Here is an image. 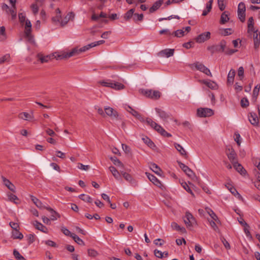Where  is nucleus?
I'll list each match as a JSON object with an SVG mask.
<instances>
[{"label":"nucleus","instance_id":"1","mask_svg":"<svg viewBox=\"0 0 260 260\" xmlns=\"http://www.w3.org/2000/svg\"><path fill=\"white\" fill-rule=\"evenodd\" d=\"M81 52L80 51V49L78 48H74L70 52H62L60 53V54H56V53L55 54H53V56H54V58H55L57 60L59 59H66L70 57L77 55L80 53Z\"/></svg>","mask_w":260,"mask_h":260},{"label":"nucleus","instance_id":"2","mask_svg":"<svg viewBox=\"0 0 260 260\" xmlns=\"http://www.w3.org/2000/svg\"><path fill=\"white\" fill-rule=\"evenodd\" d=\"M213 114V111L208 108H200L197 111V115L199 117H209Z\"/></svg>","mask_w":260,"mask_h":260},{"label":"nucleus","instance_id":"3","mask_svg":"<svg viewBox=\"0 0 260 260\" xmlns=\"http://www.w3.org/2000/svg\"><path fill=\"white\" fill-rule=\"evenodd\" d=\"M177 163L180 167V168L182 169V170L191 179L193 180L194 178L197 179V177L196 176L195 174L185 164H183L181 161H177Z\"/></svg>","mask_w":260,"mask_h":260},{"label":"nucleus","instance_id":"4","mask_svg":"<svg viewBox=\"0 0 260 260\" xmlns=\"http://www.w3.org/2000/svg\"><path fill=\"white\" fill-rule=\"evenodd\" d=\"M183 220L187 227L193 226L197 224V222L192 215L188 212H186Z\"/></svg>","mask_w":260,"mask_h":260},{"label":"nucleus","instance_id":"5","mask_svg":"<svg viewBox=\"0 0 260 260\" xmlns=\"http://www.w3.org/2000/svg\"><path fill=\"white\" fill-rule=\"evenodd\" d=\"M245 4L243 2L240 3L238 7V16L242 22H244L245 20Z\"/></svg>","mask_w":260,"mask_h":260},{"label":"nucleus","instance_id":"6","mask_svg":"<svg viewBox=\"0 0 260 260\" xmlns=\"http://www.w3.org/2000/svg\"><path fill=\"white\" fill-rule=\"evenodd\" d=\"M142 93L147 97L152 99H158L160 96V92L157 90H146L142 91Z\"/></svg>","mask_w":260,"mask_h":260},{"label":"nucleus","instance_id":"7","mask_svg":"<svg viewBox=\"0 0 260 260\" xmlns=\"http://www.w3.org/2000/svg\"><path fill=\"white\" fill-rule=\"evenodd\" d=\"M193 64H194V67H196V68L198 70L204 73V74H205L206 75H207L208 76H209L211 77L212 76V74L210 72V70L208 68H207V67H206L202 63H200L199 62H196Z\"/></svg>","mask_w":260,"mask_h":260},{"label":"nucleus","instance_id":"8","mask_svg":"<svg viewBox=\"0 0 260 260\" xmlns=\"http://www.w3.org/2000/svg\"><path fill=\"white\" fill-rule=\"evenodd\" d=\"M105 114L110 116L112 119H119V115L118 112L110 107H105Z\"/></svg>","mask_w":260,"mask_h":260},{"label":"nucleus","instance_id":"9","mask_svg":"<svg viewBox=\"0 0 260 260\" xmlns=\"http://www.w3.org/2000/svg\"><path fill=\"white\" fill-rule=\"evenodd\" d=\"M226 155L232 164L237 161V154L233 148H229L226 150Z\"/></svg>","mask_w":260,"mask_h":260},{"label":"nucleus","instance_id":"10","mask_svg":"<svg viewBox=\"0 0 260 260\" xmlns=\"http://www.w3.org/2000/svg\"><path fill=\"white\" fill-rule=\"evenodd\" d=\"M211 34L207 31L199 35L196 39V41L198 43H202L210 38Z\"/></svg>","mask_w":260,"mask_h":260},{"label":"nucleus","instance_id":"11","mask_svg":"<svg viewBox=\"0 0 260 260\" xmlns=\"http://www.w3.org/2000/svg\"><path fill=\"white\" fill-rule=\"evenodd\" d=\"M105 43L104 40H100L97 42L91 43L89 44H88L86 46H85L81 48H80V52H84L92 47H95L96 46L103 44Z\"/></svg>","mask_w":260,"mask_h":260},{"label":"nucleus","instance_id":"12","mask_svg":"<svg viewBox=\"0 0 260 260\" xmlns=\"http://www.w3.org/2000/svg\"><path fill=\"white\" fill-rule=\"evenodd\" d=\"M120 173L123 178L127 181H128L133 186H137V182L134 180L132 176L128 173L120 171Z\"/></svg>","mask_w":260,"mask_h":260},{"label":"nucleus","instance_id":"13","mask_svg":"<svg viewBox=\"0 0 260 260\" xmlns=\"http://www.w3.org/2000/svg\"><path fill=\"white\" fill-rule=\"evenodd\" d=\"M146 175L149 180L152 182L155 185L161 188L162 184L160 181L155 176L147 172L146 173Z\"/></svg>","mask_w":260,"mask_h":260},{"label":"nucleus","instance_id":"14","mask_svg":"<svg viewBox=\"0 0 260 260\" xmlns=\"http://www.w3.org/2000/svg\"><path fill=\"white\" fill-rule=\"evenodd\" d=\"M254 19L252 17H250L249 18L248 20V29L247 32L249 34H251V33H253L255 31H257V29H255L254 27Z\"/></svg>","mask_w":260,"mask_h":260},{"label":"nucleus","instance_id":"15","mask_svg":"<svg viewBox=\"0 0 260 260\" xmlns=\"http://www.w3.org/2000/svg\"><path fill=\"white\" fill-rule=\"evenodd\" d=\"M2 179L4 184L9 189L13 192H16V188L14 184H13L8 179L4 176L2 177Z\"/></svg>","mask_w":260,"mask_h":260},{"label":"nucleus","instance_id":"16","mask_svg":"<svg viewBox=\"0 0 260 260\" xmlns=\"http://www.w3.org/2000/svg\"><path fill=\"white\" fill-rule=\"evenodd\" d=\"M253 41L254 48L258 49L260 44V32L258 31L253 32Z\"/></svg>","mask_w":260,"mask_h":260},{"label":"nucleus","instance_id":"17","mask_svg":"<svg viewBox=\"0 0 260 260\" xmlns=\"http://www.w3.org/2000/svg\"><path fill=\"white\" fill-rule=\"evenodd\" d=\"M155 111L156 113L158 114L159 116L161 119L163 120L164 121H167V119L169 118V115L165 111L156 108Z\"/></svg>","mask_w":260,"mask_h":260},{"label":"nucleus","instance_id":"18","mask_svg":"<svg viewBox=\"0 0 260 260\" xmlns=\"http://www.w3.org/2000/svg\"><path fill=\"white\" fill-rule=\"evenodd\" d=\"M154 129L162 136L168 138L171 137L172 136V135L170 134L167 132L164 128H162L160 125L158 124L156 126Z\"/></svg>","mask_w":260,"mask_h":260},{"label":"nucleus","instance_id":"19","mask_svg":"<svg viewBox=\"0 0 260 260\" xmlns=\"http://www.w3.org/2000/svg\"><path fill=\"white\" fill-rule=\"evenodd\" d=\"M249 122L253 125H257L258 123V118L257 115L254 113H250V115L248 116Z\"/></svg>","mask_w":260,"mask_h":260},{"label":"nucleus","instance_id":"20","mask_svg":"<svg viewBox=\"0 0 260 260\" xmlns=\"http://www.w3.org/2000/svg\"><path fill=\"white\" fill-rule=\"evenodd\" d=\"M236 72L235 70L231 69L227 77V84L228 85H231L233 84L234 80V78L235 76Z\"/></svg>","mask_w":260,"mask_h":260},{"label":"nucleus","instance_id":"21","mask_svg":"<svg viewBox=\"0 0 260 260\" xmlns=\"http://www.w3.org/2000/svg\"><path fill=\"white\" fill-rule=\"evenodd\" d=\"M200 82L202 83H203L205 84L207 86H208L209 88H211V89H217L218 88V85L217 84L212 81H207L206 80H201Z\"/></svg>","mask_w":260,"mask_h":260},{"label":"nucleus","instance_id":"22","mask_svg":"<svg viewBox=\"0 0 260 260\" xmlns=\"http://www.w3.org/2000/svg\"><path fill=\"white\" fill-rule=\"evenodd\" d=\"M232 164L234 168L241 175H245L246 174V170L241 164L238 162V161H236L235 163H233Z\"/></svg>","mask_w":260,"mask_h":260},{"label":"nucleus","instance_id":"23","mask_svg":"<svg viewBox=\"0 0 260 260\" xmlns=\"http://www.w3.org/2000/svg\"><path fill=\"white\" fill-rule=\"evenodd\" d=\"M75 14L73 12L69 13L66 17L60 21V24L62 26H64L67 24L68 22L70 20L74 18Z\"/></svg>","mask_w":260,"mask_h":260},{"label":"nucleus","instance_id":"24","mask_svg":"<svg viewBox=\"0 0 260 260\" xmlns=\"http://www.w3.org/2000/svg\"><path fill=\"white\" fill-rule=\"evenodd\" d=\"M164 2L163 0H159L156 2H155L152 5L151 7L149 9V12L150 13H153L156 10L158 9L159 7L161 6Z\"/></svg>","mask_w":260,"mask_h":260},{"label":"nucleus","instance_id":"25","mask_svg":"<svg viewBox=\"0 0 260 260\" xmlns=\"http://www.w3.org/2000/svg\"><path fill=\"white\" fill-rule=\"evenodd\" d=\"M111 88L117 90H120L124 89L125 86L119 82L112 81Z\"/></svg>","mask_w":260,"mask_h":260},{"label":"nucleus","instance_id":"26","mask_svg":"<svg viewBox=\"0 0 260 260\" xmlns=\"http://www.w3.org/2000/svg\"><path fill=\"white\" fill-rule=\"evenodd\" d=\"M174 53V49H166L161 50L159 54L163 56H166L167 57H169L173 55Z\"/></svg>","mask_w":260,"mask_h":260},{"label":"nucleus","instance_id":"27","mask_svg":"<svg viewBox=\"0 0 260 260\" xmlns=\"http://www.w3.org/2000/svg\"><path fill=\"white\" fill-rule=\"evenodd\" d=\"M174 146L177 151L180 153V155L186 158L187 157V152L183 147L177 143H174Z\"/></svg>","mask_w":260,"mask_h":260},{"label":"nucleus","instance_id":"28","mask_svg":"<svg viewBox=\"0 0 260 260\" xmlns=\"http://www.w3.org/2000/svg\"><path fill=\"white\" fill-rule=\"evenodd\" d=\"M33 224L37 230L45 233H47V229L46 227L38 221H35Z\"/></svg>","mask_w":260,"mask_h":260},{"label":"nucleus","instance_id":"29","mask_svg":"<svg viewBox=\"0 0 260 260\" xmlns=\"http://www.w3.org/2000/svg\"><path fill=\"white\" fill-rule=\"evenodd\" d=\"M171 227L173 230L179 231L182 233H186V231L184 227H181L175 222H173L171 223Z\"/></svg>","mask_w":260,"mask_h":260},{"label":"nucleus","instance_id":"30","mask_svg":"<svg viewBox=\"0 0 260 260\" xmlns=\"http://www.w3.org/2000/svg\"><path fill=\"white\" fill-rule=\"evenodd\" d=\"M109 170L116 179L119 180V179H121V177H120V176L121 175V173H119L114 167H113V166L110 167Z\"/></svg>","mask_w":260,"mask_h":260},{"label":"nucleus","instance_id":"31","mask_svg":"<svg viewBox=\"0 0 260 260\" xmlns=\"http://www.w3.org/2000/svg\"><path fill=\"white\" fill-rule=\"evenodd\" d=\"M229 12L228 11H224L222 13L220 20L221 24H225L229 20Z\"/></svg>","mask_w":260,"mask_h":260},{"label":"nucleus","instance_id":"32","mask_svg":"<svg viewBox=\"0 0 260 260\" xmlns=\"http://www.w3.org/2000/svg\"><path fill=\"white\" fill-rule=\"evenodd\" d=\"M46 209L50 212L51 220H55L57 219V217L59 218L60 217L59 214L51 208L46 207Z\"/></svg>","mask_w":260,"mask_h":260},{"label":"nucleus","instance_id":"33","mask_svg":"<svg viewBox=\"0 0 260 260\" xmlns=\"http://www.w3.org/2000/svg\"><path fill=\"white\" fill-rule=\"evenodd\" d=\"M150 169L157 175H160V173L161 172L160 168L154 163L150 165Z\"/></svg>","mask_w":260,"mask_h":260},{"label":"nucleus","instance_id":"34","mask_svg":"<svg viewBox=\"0 0 260 260\" xmlns=\"http://www.w3.org/2000/svg\"><path fill=\"white\" fill-rule=\"evenodd\" d=\"M135 9H131L128 10L124 15V18L126 21L129 20L131 18H133Z\"/></svg>","mask_w":260,"mask_h":260},{"label":"nucleus","instance_id":"35","mask_svg":"<svg viewBox=\"0 0 260 260\" xmlns=\"http://www.w3.org/2000/svg\"><path fill=\"white\" fill-rule=\"evenodd\" d=\"M38 57L42 63L47 62L51 58V56L49 55L43 56L41 54H38Z\"/></svg>","mask_w":260,"mask_h":260},{"label":"nucleus","instance_id":"36","mask_svg":"<svg viewBox=\"0 0 260 260\" xmlns=\"http://www.w3.org/2000/svg\"><path fill=\"white\" fill-rule=\"evenodd\" d=\"M143 140L150 148L153 149L155 147L154 143L148 137L143 138Z\"/></svg>","mask_w":260,"mask_h":260},{"label":"nucleus","instance_id":"37","mask_svg":"<svg viewBox=\"0 0 260 260\" xmlns=\"http://www.w3.org/2000/svg\"><path fill=\"white\" fill-rule=\"evenodd\" d=\"M12 237L14 239H22L23 238V235L18 231V230H15L14 232H12Z\"/></svg>","mask_w":260,"mask_h":260},{"label":"nucleus","instance_id":"38","mask_svg":"<svg viewBox=\"0 0 260 260\" xmlns=\"http://www.w3.org/2000/svg\"><path fill=\"white\" fill-rule=\"evenodd\" d=\"M31 200L33 202V203L38 207V208H43V206L42 205V202L38 200L37 198L33 196H30Z\"/></svg>","mask_w":260,"mask_h":260},{"label":"nucleus","instance_id":"39","mask_svg":"<svg viewBox=\"0 0 260 260\" xmlns=\"http://www.w3.org/2000/svg\"><path fill=\"white\" fill-rule=\"evenodd\" d=\"M208 50L210 51L212 54L216 52H221V51H220V47L219 45H213L212 46H209L207 48Z\"/></svg>","mask_w":260,"mask_h":260},{"label":"nucleus","instance_id":"40","mask_svg":"<svg viewBox=\"0 0 260 260\" xmlns=\"http://www.w3.org/2000/svg\"><path fill=\"white\" fill-rule=\"evenodd\" d=\"M79 198L86 202L91 203L92 202V199L89 196L85 195L84 194H81L79 196Z\"/></svg>","mask_w":260,"mask_h":260},{"label":"nucleus","instance_id":"41","mask_svg":"<svg viewBox=\"0 0 260 260\" xmlns=\"http://www.w3.org/2000/svg\"><path fill=\"white\" fill-rule=\"evenodd\" d=\"M71 237L73 239V240L78 243L79 245H84V242L76 234H73L71 235Z\"/></svg>","mask_w":260,"mask_h":260},{"label":"nucleus","instance_id":"42","mask_svg":"<svg viewBox=\"0 0 260 260\" xmlns=\"http://www.w3.org/2000/svg\"><path fill=\"white\" fill-rule=\"evenodd\" d=\"M225 186L233 195L236 197V194H238V191L235 187L232 186V185L229 183L226 184Z\"/></svg>","mask_w":260,"mask_h":260},{"label":"nucleus","instance_id":"43","mask_svg":"<svg viewBox=\"0 0 260 260\" xmlns=\"http://www.w3.org/2000/svg\"><path fill=\"white\" fill-rule=\"evenodd\" d=\"M19 117L24 120H28L31 118V116L29 114L26 112H22L19 114Z\"/></svg>","mask_w":260,"mask_h":260},{"label":"nucleus","instance_id":"44","mask_svg":"<svg viewBox=\"0 0 260 260\" xmlns=\"http://www.w3.org/2000/svg\"><path fill=\"white\" fill-rule=\"evenodd\" d=\"M11 15L12 19H15L16 18L17 12H16V8H11L9 10V14Z\"/></svg>","mask_w":260,"mask_h":260},{"label":"nucleus","instance_id":"45","mask_svg":"<svg viewBox=\"0 0 260 260\" xmlns=\"http://www.w3.org/2000/svg\"><path fill=\"white\" fill-rule=\"evenodd\" d=\"M112 80H108L107 81H100L98 83L104 87L111 88Z\"/></svg>","mask_w":260,"mask_h":260},{"label":"nucleus","instance_id":"46","mask_svg":"<svg viewBox=\"0 0 260 260\" xmlns=\"http://www.w3.org/2000/svg\"><path fill=\"white\" fill-rule=\"evenodd\" d=\"M87 252L88 256L90 257H95L99 254L97 251L93 249H88Z\"/></svg>","mask_w":260,"mask_h":260},{"label":"nucleus","instance_id":"47","mask_svg":"<svg viewBox=\"0 0 260 260\" xmlns=\"http://www.w3.org/2000/svg\"><path fill=\"white\" fill-rule=\"evenodd\" d=\"M259 88H260V85H257L254 88L253 90V95H252V96H253V98L255 99V100L256 99L258 95V93H259Z\"/></svg>","mask_w":260,"mask_h":260},{"label":"nucleus","instance_id":"48","mask_svg":"<svg viewBox=\"0 0 260 260\" xmlns=\"http://www.w3.org/2000/svg\"><path fill=\"white\" fill-rule=\"evenodd\" d=\"M30 32H31V28H25V30L24 31L25 36L26 38H27L29 41H31V40L32 39V37L30 34Z\"/></svg>","mask_w":260,"mask_h":260},{"label":"nucleus","instance_id":"49","mask_svg":"<svg viewBox=\"0 0 260 260\" xmlns=\"http://www.w3.org/2000/svg\"><path fill=\"white\" fill-rule=\"evenodd\" d=\"M13 255L15 256V258L17 260H20V259H23L24 257L21 255L18 251H17L16 249H14L13 250Z\"/></svg>","mask_w":260,"mask_h":260},{"label":"nucleus","instance_id":"50","mask_svg":"<svg viewBox=\"0 0 260 260\" xmlns=\"http://www.w3.org/2000/svg\"><path fill=\"white\" fill-rule=\"evenodd\" d=\"M10 58V54H7L0 58V64H2L6 61H9Z\"/></svg>","mask_w":260,"mask_h":260},{"label":"nucleus","instance_id":"51","mask_svg":"<svg viewBox=\"0 0 260 260\" xmlns=\"http://www.w3.org/2000/svg\"><path fill=\"white\" fill-rule=\"evenodd\" d=\"M143 19V14H139L137 13H134L133 16V20L135 21H142Z\"/></svg>","mask_w":260,"mask_h":260},{"label":"nucleus","instance_id":"52","mask_svg":"<svg viewBox=\"0 0 260 260\" xmlns=\"http://www.w3.org/2000/svg\"><path fill=\"white\" fill-rule=\"evenodd\" d=\"M127 108L130 110H128V109H126V110L129 112V113H131L134 116H135L136 118L137 117V116L139 115V114H140L138 112H137V111H136L135 110L133 109L131 107H130L129 106H127Z\"/></svg>","mask_w":260,"mask_h":260},{"label":"nucleus","instance_id":"53","mask_svg":"<svg viewBox=\"0 0 260 260\" xmlns=\"http://www.w3.org/2000/svg\"><path fill=\"white\" fill-rule=\"evenodd\" d=\"M111 159L115 165L121 167L122 168L123 167V165L122 164V163L119 160V159H118L116 157H112Z\"/></svg>","mask_w":260,"mask_h":260},{"label":"nucleus","instance_id":"54","mask_svg":"<svg viewBox=\"0 0 260 260\" xmlns=\"http://www.w3.org/2000/svg\"><path fill=\"white\" fill-rule=\"evenodd\" d=\"M176 37H181L184 36V31L182 29H178L173 32Z\"/></svg>","mask_w":260,"mask_h":260},{"label":"nucleus","instance_id":"55","mask_svg":"<svg viewBox=\"0 0 260 260\" xmlns=\"http://www.w3.org/2000/svg\"><path fill=\"white\" fill-rule=\"evenodd\" d=\"M244 68L242 67H240L238 71V76L239 77L240 79L241 80L244 77Z\"/></svg>","mask_w":260,"mask_h":260},{"label":"nucleus","instance_id":"56","mask_svg":"<svg viewBox=\"0 0 260 260\" xmlns=\"http://www.w3.org/2000/svg\"><path fill=\"white\" fill-rule=\"evenodd\" d=\"M220 239L225 248L226 249H230L231 248V246L229 243L226 240V239L223 237H221Z\"/></svg>","mask_w":260,"mask_h":260},{"label":"nucleus","instance_id":"57","mask_svg":"<svg viewBox=\"0 0 260 260\" xmlns=\"http://www.w3.org/2000/svg\"><path fill=\"white\" fill-rule=\"evenodd\" d=\"M154 254L156 257L159 258H162L164 257V253H162L161 251L157 249H155L154 250Z\"/></svg>","mask_w":260,"mask_h":260},{"label":"nucleus","instance_id":"58","mask_svg":"<svg viewBox=\"0 0 260 260\" xmlns=\"http://www.w3.org/2000/svg\"><path fill=\"white\" fill-rule=\"evenodd\" d=\"M7 195L10 201H13L15 203H17V202H15V200H18V199L16 196L11 193H9L7 194Z\"/></svg>","mask_w":260,"mask_h":260},{"label":"nucleus","instance_id":"59","mask_svg":"<svg viewBox=\"0 0 260 260\" xmlns=\"http://www.w3.org/2000/svg\"><path fill=\"white\" fill-rule=\"evenodd\" d=\"M249 105V102L246 98H243L241 100V105L243 108L247 107Z\"/></svg>","mask_w":260,"mask_h":260},{"label":"nucleus","instance_id":"60","mask_svg":"<svg viewBox=\"0 0 260 260\" xmlns=\"http://www.w3.org/2000/svg\"><path fill=\"white\" fill-rule=\"evenodd\" d=\"M77 167L78 169H79L80 170H85V171L88 170L90 168L89 166L84 165L81 163H78V165H77Z\"/></svg>","mask_w":260,"mask_h":260},{"label":"nucleus","instance_id":"61","mask_svg":"<svg viewBox=\"0 0 260 260\" xmlns=\"http://www.w3.org/2000/svg\"><path fill=\"white\" fill-rule=\"evenodd\" d=\"M219 47L220 51H221V52H224L225 48L226 47V42L225 40H222L220 41L219 44Z\"/></svg>","mask_w":260,"mask_h":260},{"label":"nucleus","instance_id":"62","mask_svg":"<svg viewBox=\"0 0 260 260\" xmlns=\"http://www.w3.org/2000/svg\"><path fill=\"white\" fill-rule=\"evenodd\" d=\"M122 148L125 153L128 154L131 153V148L126 144H122Z\"/></svg>","mask_w":260,"mask_h":260},{"label":"nucleus","instance_id":"63","mask_svg":"<svg viewBox=\"0 0 260 260\" xmlns=\"http://www.w3.org/2000/svg\"><path fill=\"white\" fill-rule=\"evenodd\" d=\"M224 0H218V7L221 11H223L225 8V6L224 4Z\"/></svg>","mask_w":260,"mask_h":260},{"label":"nucleus","instance_id":"64","mask_svg":"<svg viewBox=\"0 0 260 260\" xmlns=\"http://www.w3.org/2000/svg\"><path fill=\"white\" fill-rule=\"evenodd\" d=\"M164 243V240L161 239H157L154 241V244L156 245L161 246Z\"/></svg>","mask_w":260,"mask_h":260}]
</instances>
